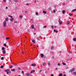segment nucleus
I'll list each match as a JSON object with an SVG mask.
<instances>
[{"label": "nucleus", "mask_w": 76, "mask_h": 76, "mask_svg": "<svg viewBox=\"0 0 76 76\" xmlns=\"http://www.w3.org/2000/svg\"><path fill=\"white\" fill-rule=\"evenodd\" d=\"M75 70V69L74 68H72L71 69H70L69 71V72H74Z\"/></svg>", "instance_id": "f257e3e1"}, {"label": "nucleus", "mask_w": 76, "mask_h": 76, "mask_svg": "<svg viewBox=\"0 0 76 76\" xmlns=\"http://www.w3.org/2000/svg\"><path fill=\"white\" fill-rule=\"evenodd\" d=\"M59 23L60 24H61L62 23V21L60 20V19H59L58 20Z\"/></svg>", "instance_id": "f03ea898"}, {"label": "nucleus", "mask_w": 76, "mask_h": 76, "mask_svg": "<svg viewBox=\"0 0 76 76\" xmlns=\"http://www.w3.org/2000/svg\"><path fill=\"white\" fill-rule=\"evenodd\" d=\"M6 21H4V23H3V25H4V27H5L6 26Z\"/></svg>", "instance_id": "7ed1b4c3"}, {"label": "nucleus", "mask_w": 76, "mask_h": 76, "mask_svg": "<svg viewBox=\"0 0 76 76\" xmlns=\"http://www.w3.org/2000/svg\"><path fill=\"white\" fill-rule=\"evenodd\" d=\"M31 41H32L33 42H34V44L35 43V40L33 39H31Z\"/></svg>", "instance_id": "20e7f679"}, {"label": "nucleus", "mask_w": 76, "mask_h": 76, "mask_svg": "<svg viewBox=\"0 0 76 76\" xmlns=\"http://www.w3.org/2000/svg\"><path fill=\"white\" fill-rule=\"evenodd\" d=\"M2 53L3 54H6V50H4L2 51Z\"/></svg>", "instance_id": "39448f33"}, {"label": "nucleus", "mask_w": 76, "mask_h": 76, "mask_svg": "<svg viewBox=\"0 0 76 76\" xmlns=\"http://www.w3.org/2000/svg\"><path fill=\"white\" fill-rule=\"evenodd\" d=\"M31 66H36V64H33L31 65Z\"/></svg>", "instance_id": "423d86ee"}, {"label": "nucleus", "mask_w": 76, "mask_h": 76, "mask_svg": "<svg viewBox=\"0 0 76 76\" xmlns=\"http://www.w3.org/2000/svg\"><path fill=\"white\" fill-rule=\"evenodd\" d=\"M10 70V69H6V70H4V71L6 72H9V71Z\"/></svg>", "instance_id": "0eeeda50"}, {"label": "nucleus", "mask_w": 76, "mask_h": 76, "mask_svg": "<svg viewBox=\"0 0 76 76\" xmlns=\"http://www.w3.org/2000/svg\"><path fill=\"white\" fill-rule=\"evenodd\" d=\"M40 56H41L42 58L43 57H44V55H43V54H40Z\"/></svg>", "instance_id": "6e6552de"}, {"label": "nucleus", "mask_w": 76, "mask_h": 76, "mask_svg": "<svg viewBox=\"0 0 76 76\" xmlns=\"http://www.w3.org/2000/svg\"><path fill=\"white\" fill-rule=\"evenodd\" d=\"M31 27L32 29H34V25H32L31 26Z\"/></svg>", "instance_id": "1a4fd4ad"}, {"label": "nucleus", "mask_w": 76, "mask_h": 76, "mask_svg": "<svg viewBox=\"0 0 76 76\" xmlns=\"http://www.w3.org/2000/svg\"><path fill=\"white\" fill-rule=\"evenodd\" d=\"M11 71H12V72H15V69H11Z\"/></svg>", "instance_id": "9d476101"}, {"label": "nucleus", "mask_w": 76, "mask_h": 76, "mask_svg": "<svg viewBox=\"0 0 76 76\" xmlns=\"http://www.w3.org/2000/svg\"><path fill=\"white\" fill-rule=\"evenodd\" d=\"M51 50H53L54 49V47L53 46H52L50 48Z\"/></svg>", "instance_id": "9b49d317"}, {"label": "nucleus", "mask_w": 76, "mask_h": 76, "mask_svg": "<svg viewBox=\"0 0 76 76\" xmlns=\"http://www.w3.org/2000/svg\"><path fill=\"white\" fill-rule=\"evenodd\" d=\"M43 13H45V14H46L47 13V12L45 11H43Z\"/></svg>", "instance_id": "f8f14e48"}, {"label": "nucleus", "mask_w": 76, "mask_h": 76, "mask_svg": "<svg viewBox=\"0 0 76 76\" xmlns=\"http://www.w3.org/2000/svg\"><path fill=\"white\" fill-rule=\"evenodd\" d=\"M37 39L38 40V41H40V38H39V37H38L37 38Z\"/></svg>", "instance_id": "ddd939ff"}, {"label": "nucleus", "mask_w": 76, "mask_h": 76, "mask_svg": "<svg viewBox=\"0 0 76 76\" xmlns=\"http://www.w3.org/2000/svg\"><path fill=\"white\" fill-rule=\"evenodd\" d=\"M67 23L68 25L70 24V21H67Z\"/></svg>", "instance_id": "4468645a"}, {"label": "nucleus", "mask_w": 76, "mask_h": 76, "mask_svg": "<svg viewBox=\"0 0 76 76\" xmlns=\"http://www.w3.org/2000/svg\"><path fill=\"white\" fill-rule=\"evenodd\" d=\"M75 11H76V9H74L72 10V12H75Z\"/></svg>", "instance_id": "2eb2a0df"}, {"label": "nucleus", "mask_w": 76, "mask_h": 76, "mask_svg": "<svg viewBox=\"0 0 76 76\" xmlns=\"http://www.w3.org/2000/svg\"><path fill=\"white\" fill-rule=\"evenodd\" d=\"M65 13V10H63V11H62L63 14H64Z\"/></svg>", "instance_id": "dca6fc26"}, {"label": "nucleus", "mask_w": 76, "mask_h": 76, "mask_svg": "<svg viewBox=\"0 0 76 76\" xmlns=\"http://www.w3.org/2000/svg\"><path fill=\"white\" fill-rule=\"evenodd\" d=\"M14 20V19L12 18L10 19V21H13Z\"/></svg>", "instance_id": "f3484780"}, {"label": "nucleus", "mask_w": 76, "mask_h": 76, "mask_svg": "<svg viewBox=\"0 0 76 76\" xmlns=\"http://www.w3.org/2000/svg\"><path fill=\"white\" fill-rule=\"evenodd\" d=\"M63 76V75L61 73H60L59 75V76Z\"/></svg>", "instance_id": "a211bd4d"}, {"label": "nucleus", "mask_w": 76, "mask_h": 76, "mask_svg": "<svg viewBox=\"0 0 76 76\" xmlns=\"http://www.w3.org/2000/svg\"><path fill=\"white\" fill-rule=\"evenodd\" d=\"M13 67V66L12 65H11L10 66V69H12Z\"/></svg>", "instance_id": "6ab92c4d"}, {"label": "nucleus", "mask_w": 76, "mask_h": 76, "mask_svg": "<svg viewBox=\"0 0 76 76\" xmlns=\"http://www.w3.org/2000/svg\"><path fill=\"white\" fill-rule=\"evenodd\" d=\"M8 18H7L6 19H5V20L6 21H8Z\"/></svg>", "instance_id": "aec40b11"}, {"label": "nucleus", "mask_w": 76, "mask_h": 76, "mask_svg": "<svg viewBox=\"0 0 76 76\" xmlns=\"http://www.w3.org/2000/svg\"><path fill=\"white\" fill-rule=\"evenodd\" d=\"M73 40L75 41H76V38H74L73 39Z\"/></svg>", "instance_id": "412c9836"}, {"label": "nucleus", "mask_w": 76, "mask_h": 76, "mask_svg": "<svg viewBox=\"0 0 76 76\" xmlns=\"http://www.w3.org/2000/svg\"><path fill=\"white\" fill-rule=\"evenodd\" d=\"M4 49H5V48L4 47H2V50H4Z\"/></svg>", "instance_id": "4be33fe9"}, {"label": "nucleus", "mask_w": 76, "mask_h": 76, "mask_svg": "<svg viewBox=\"0 0 76 76\" xmlns=\"http://www.w3.org/2000/svg\"><path fill=\"white\" fill-rule=\"evenodd\" d=\"M69 16H72V14L71 13H69Z\"/></svg>", "instance_id": "5701e85b"}, {"label": "nucleus", "mask_w": 76, "mask_h": 76, "mask_svg": "<svg viewBox=\"0 0 76 76\" xmlns=\"http://www.w3.org/2000/svg\"><path fill=\"white\" fill-rule=\"evenodd\" d=\"M0 68H1V69H3V66L1 65V66Z\"/></svg>", "instance_id": "b1692460"}, {"label": "nucleus", "mask_w": 76, "mask_h": 76, "mask_svg": "<svg viewBox=\"0 0 76 76\" xmlns=\"http://www.w3.org/2000/svg\"><path fill=\"white\" fill-rule=\"evenodd\" d=\"M62 64L63 65H66V64L62 62Z\"/></svg>", "instance_id": "393cba45"}, {"label": "nucleus", "mask_w": 76, "mask_h": 76, "mask_svg": "<svg viewBox=\"0 0 76 76\" xmlns=\"http://www.w3.org/2000/svg\"><path fill=\"white\" fill-rule=\"evenodd\" d=\"M4 47H6L7 46V45L5 44H4Z\"/></svg>", "instance_id": "a878e982"}, {"label": "nucleus", "mask_w": 76, "mask_h": 76, "mask_svg": "<svg viewBox=\"0 0 76 76\" xmlns=\"http://www.w3.org/2000/svg\"><path fill=\"white\" fill-rule=\"evenodd\" d=\"M1 59L2 60H4V58L3 57H2L1 58Z\"/></svg>", "instance_id": "bb28decb"}, {"label": "nucleus", "mask_w": 76, "mask_h": 76, "mask_svg": "<svg viewBox=\"0 0 76 76\" xmlns=\"http://www.w3.org/2000/svg\"><path fill=\"white\" fill-rule=\"evenodd\" d=\"M19 17L20 18H22V15H20L19 16Z\"/></svg>", "instance_id": "cd10ccee"}, {"label": "nucleus", "mask_w": 76, "mask_h": 76, "mask_svg": "<svg viewBox=\"0 0 76 76\" xmlns=\"http://www.w3.org/2000/svg\"><path fill=\"white\" fill-rule=\"evenodd\" d=\"M73 74H75V75H76V72H73Z\"/></svg>", "instance_id": "c85d7f7f"}, {"label": "nucleus", "mask_w": 76, "mask_h": 76, "mask_svg": "<svg viewBox=\"0 0 76 76\" xmlns=\"http://www.w3.org/2000/svg\"><path fill=\"white\" fill-rule=\"evenodd\" d=\"M46 27H47V26H44L43 28H46Z\"/></svg>", "instance_id": "c756f323"}, {"label": "nucleus", "mask_w": 76, "mask_h": 76, "mask_svg": "<svg viewBox=\"0 0 76 76\" xmlns=\"http://www.w3.org/2000/svg\"><path fill=\"white\" fill-rule=\"evenodd\" d=\"M14 23H18V22H17V21H15L14 22Z\"/></svg>", "instance_id": "7c9ffc66"}, {"label": "nucleus", "mask_w": 76, "mask_h": 76, "mask_svg": "<svg viewBox=\"0 0 76 76\" xmlns=\"http://www.w3.org/2000/svg\"><path fill=\"white\" fill-rule=\"evenodd\" d=\"M48 66H49L50 65V62H48Z\"/></svg>", "instance_id": "2f4dec72"}, {"label": "nucleus", "mask_w": 76, "mask_h": 76, "mask_svg": "<svg viewBox=\"0 0 76 76\" xmlns=\"http://www.w3.org/2000/svg\"><path fill=\"white\" fill-rule=\"evenodd\" d=\"M20 42H19L18 43V45H20Z\"/></svg>", "instance_id": "473e14b6"}, {"label": "nucleus", "mask_w": 76, "mask_h": 76, "mask_svg": "<svg viewBox=\"0 0 76 76\" xmlns=\"http://www.w3.org/2000/svg\"><path fill=\"white\" fill-rule=\"evenodd\" d=\"M51 27L52 29H53V28H54V27L53 26H51Z\"/></svg>", "instance_id": "72a5a7b5"}, {"label": "nucleus", "mask_w": 76, "mask_h": 76, "mask_svg": "<svg viewBox=\"0 0 76 76\" xmlns=\"http://www.w3.org/2000/svg\"><path fill=\"white\" fill-rule=\"evenodd\" d=\"M36 15H38V12H36Z\"/></svg>", "instance_id": "f704fd0d"}, {"label": "nucleus", "mask_w": 76, "mask_h": 76, "mask_svg": "<svg viewBox=\"0 0 76 76\" xmlns=\"http://www.w3.org/2000/svg\"><path fill=\"white\" fill-rule=\"evenodd\" d=\"M18 70H21L20 68L18 67Z\"/></svg>", "instance_id": "c9c22d12"}, {"label": "nucleus", "mask_w": 76, "mask_h": 76, "mask_svg": "<svg viewBox=\"0 0 76 76\" xmlns=\"http://www.w3.org/2000/svg\"><path fill=\"white\" fill-rule=\"evenodd\" d=\"M43 57L44 58H46V56H44Z\"/></svg>", "instance_id": "e433bc0d"}, {"label": "nucleus", "mask_w": 76, "mask_h": 76, "mask_svg": "<svg viewBox=\"0 0 76 76\" xmlns=\"http://www.w3.org/2000/svg\"><path fill=\"white\" fill-rule=\"evenodd\" d=\"M18 0H15V2H16V3H17V2H18Z\"/></svg>", "instance_id": "4c0bfd02"}, {"label": "nucleus", "mask_w": 76, "mask_h": 76, "mask_svg": "<svg viewBox=\"0 0 76 76\" xmlns=\"http://www.w3.org/2000/svg\"><path fill=\"white\" fill-rule=\"evenodd\" d=\"M58 66H60V63H58Z\"/></svg>", "instance_id": "58836bf2"}, {"label": "nucleus", "mask_w": 76, "mask_h": 76, "mask_svg": "<svg viewBox=\"0 0 76 76\" xmlns=\"http://www.w3.org/2000/svg\"><path fill=\"white\" fill-rule=\"evenodd\" d=\"M21 73H22V74H23L24 73V72H23V71H22L21 72Z\"/></svg>", "instance_id": "ea45409f"}, {"label": "nucleus", "mask_w": 76, "mask_h": 76, "mask_svg": "<svg viewBox=\"0 0 76 76\" xmlns=\"http://www.w3.org/2000/svg\"><path fill=\"white\" fill-rule=\"evenodd\" d=\"M9 39V37H7L6 38V39Z\"/></svg>", "instance_id": "a19ab883"}, {"label": "nucleus", "mask_w": 76, "mask_h": 76, "mask_svg": "<svg viewBox=\"0 0 76 76\" xmlns=\"http://www.w3.org/2000/svg\"><path fill=\"white\" fill-rule=\"evenodd\" d=\"M53 12L54 13H56V11H55V10H53Z\"/></svg>", "instance_id": "79ce46f5"}, {"label": "nucleus", "mask_w": 76, "mask_h": 76, "mask_svg": "<svg viewBox=\"0 0 76 76\" xmlns=\"http://www.w3.org/2000/svg\"><path fill=\"white\" fill-rule=\"evenodd\" d=\"M69 53H72V51H69Z\"/></svg>", "instance_id": "37998d69"}, {"label": "nucleus", "mask_w": 76, "mask_h": 76, "mask_svg": "<svg viewBox=\"0 0 76 76\" xmlns=\"http://www.w3.org/2000/svg\"><path fill=\"white\" fill-rule=\"evenodd\" d=\"M27 76H29V73H28L27 74Z\"/></svg>", "instance_id": "c03bdc74"}, {"label": "nucleus", "mask_w": 76, "mask_h": 76, "mask_svg": "<svg viewBox=\"0 0 76 76\" xmlns=\"http://www.w3.org/2000/svg\"><path fill=\"white\" fill-rule=\"evenodd\" d=\"M26 6H29V4H26Z\"/></svg>", "instance_id": "a18cd8bd"}, {"label": "nucleus", "mask_w": 76, "mask_h": 76, "mask_svg": "<svg viewBox=\"0 0 76 76\" xmlns=\"http://www.w3.org/2000/svg\"><path fill=\"white\" fill-rule=\"evenodd\" d=\"M32 73H33V72L32 71H31V72H30V73L31 74H32Z\"/></svg>", "instance_id": "49530a36"}, {"label": "nucleus", "mask_w": 76, "mask_h": 76, "mask_svg": "<svg viewBox=\"0 0 76 76\" xmlns=\"http://www.w3.org/2000/svg\"><path fill=\"white\" fill-rule=\"evenodd\" d=\"M33 72H35V70H33L32 71Z\"/></svg>", "instance_id": "de8ad7c7"}, {"label": "nucleus", "mask_w": 76, "mask_h": 76, "mask_svg": "<svg viewBox=\"0 0 76 76\" xmlns=\"http://www.w3.org/2000/svg\"><path fill=\"white\" fill-rule=\"evenodd\" d=\"M28 32H30V31H29V30H28L27 31Z\"/></svg>", "instance_id": "09e8293b"}, {"label": "nucleus", "mask_w": 76, "mask_h": 76, "mask_svg": "<svg viewBox=\"0 0 76 76\" xmlns=\"http://www.w3.org/2000/svg\"><path fill=\"white\" fill-rule=\"evenodd\" d=\"M27 12H28L27 11H25V13H27Z\"/></svg>", "instance_id": "8fccbe9b"}, {"label": "nucleus", "mask_w": 76, "mask_h": 76, "mask_svg": "<svg viewBox=\"0 0 76 76\" xmlns=\"http://www.w3.org/2000/svg\"><path fill=\"white\" fill-rule=\"evenodd\" d=\"M3 1L4 3H5L6 2V0H4Z\"/></svg>", "instance_id": "3c124183"}, {"label": "nucleus", "mask_w": 76, "mask_h": 76, "mask_svg": "<svg viewBox=\"0 0 76 76\" xmlns=\"http://www.w3.org/2000/svg\"><path fill=\"white\" fill-rule=\"evenodd\" d=\"M10 17L11 18H13V17L12 15L10 16Z\"/></svg>", "instance_id": "603ef678"}, {"label": "nucleus", "mask_w": 76, "mask_h": 76, "mask_svg": "<svg viewBox=\"0 0 76 76\" xmlns=\"http://www.w3.org/2000/svg\"><path fill=\"white\" fill-rule=\"evenodd\" d=\"M56 30L55 29L54 30V32H56Z\"/></svg>", "instance_id": "864d4df0"}, {"label": "nucleus", "mask_w": 76, "mask_h": 76, "mask_svg": "<svg viewBox=\"0 0 76 76\" xmlns=\"http://www.w3.org/2000/svg\"><path fill=\"white\" fill-rule=\"evenodd\" d=\"M66 69H69V68L68 67H66Z\"/></svg>", "instance_id": "5fc2aeb1"}, {"label": "nucleus", "mask_w": 76, "mask_h": 76, "mask_svg": "<svg viewBox=\"0 0 76 76\" xmlns=\"http://www.w3.org/2000/svg\"><path fill=\"white\" fill-rule=\"evenodd\" d=\"M56 33H57L58 32V31L57 30L56 31Z\"/></svg>", "instance_id": "6e6d98bb"}, {"label": "nucleus", "mask_w": 76, "mask_h": 76, "mask_svg": "<svg viewBox=\"0 0 76 76\" xmlns=\"http://www.w3.org/2000/svg\"><path fill=\"white\" fill-rule=\"evenodd\" d=\"M42 72V70H41L39 71V73H40V72Z\"/></svg>", "instance_id": "4d7b16f0"}, {"label": "nucleus", "mask_w": 76, "mask_h": 76, "mask_svg": "<svg viewBox=\"0 0 76 76\" xmlns=\"http://www.w3.org/2000/svg\"><path fill=\"white\" fill-rule=\"evenodd\" d=\"M8 8V7H6V9H7Z\"/></svg>", "instance_id": "13d9d810"}, {"label": "nucleus", "mask_w": 76, "mask_h": 76, "mask_svg": "<svg viewBox=\"0 0 76 76\" xmlns=\"http://www.w3.org/2000/svg\"><path fill=\"white\" fill-rule=\"evenodd\" d=\"M51 76H54V75H53V74H51Z\"/></svg>", "instance_id": "bf43d9fd"}, {"label": "nucleus", "mask_w": 76, "mask_h": 76, "mask_svg": "<svg viewBox=\"0 0 76 76\" xmlns=\"http://www.w3.org/2000/svg\"><path fill=\"white\" fill-rule=\"evenodd\" d=\"M45 64V63H43V66H44V64Z\"/></svg>", "instance_id": "052dcab7"}, {"label": "nucleus", "mask_w": 76, "mask_h": 76, "mask_svg": "<svg viewBox=\"0 0 76 76\" xmlns=\"http://www.w3.org/2000/svg\"><path fill=\"white\" fill-rule=\"evenodd\" d=\"M54 56H53L52 57V59H53V58H54Z\"/></svg>", "instance_id": "680f3d73"}, {"label": "nucleus", "mask_w": 76, "mask_h": 76, "mask_svg": "<svg viewBox=\"0 0 76 76\" xmlns=\"http://www.w3.org/2000/svg\"><path fill=\"white\" fill-rule=\"evenodd\" d=\"M36 28H34V30L35 31H36Z\"/></svg>", "instance_id": "e2e57ef3"}, {"label": "nucleus", "mask_w": 76, "mask_h": 76, "mask_svg": "<svg viewBox=\"0 0 76 76\" xmlns=\"http://www.w3.org/2000/svg\"><path fill=\"white\" fill-rule=\"evenodd\" d=\"M7 74H9V72H8V71L7 72Z\"/></svg>", "instance_id": "0e129e2a"}, {"label": "nucleus", "mask_w": 76, "mask_h": 76, "mask_svg": "<svg viewBox=\"0 0 76 76\" xmlns=\"http://www.w3.org/2000/svg\"><path fill=\"white\" fill-rule=\"evenodd\" d=\"M63 76H66V75L64 74L63 75Z\"/></svg>", "instance_id": "69168bd1"}, {"label": "nucleus", "mask_w": 76, "mask_h": 76, "mask_svg": "<svg viewBox=\"0 0 76 76\" xmlns=\"http://www.w3.org/2000/svg\"><path fill=\"white\" fill-rule=\"evenodd\" d=\"M31 20L32 21V20H33V19H31Z\"/></svg>", "instance_id": "338daca9"}, {"label": "nucleus", "mask_w": 76, "mask_h": 76, "mask_svg": "<svg viewBox=\"0 0 76 76\" xmlns=\"http://www.w3.org/2000/svg\"><path fill=\"white\" fill-rule=\"evenodd\" d=\"M42 76H45V75L43 74L42 75Z\"/></svg>", "instance_id": "774afa93"}]
</instances>
